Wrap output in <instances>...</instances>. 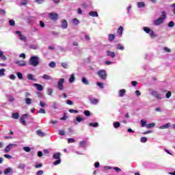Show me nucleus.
Returning a JSON list of instances; mask_svg holds the SVG:
<instances>
[{"label": "nucleus", "instance_id": "obj_7", "mask_svg": "<svg viewBox=\"0 0 175 175\" xmlns=\"http://www.w3.org/2000/svg\"><path fill=\"white\" fill-rule=\"evenodd\" d=\"M49 18L53 20V21H57L58 20V14L57 13H50L49 14Z\"/></svg>", "mask_w": 175, "mask_h": 175}, {"label": "nucleus", "instance_id": "obj_59", "mask_svg": "<svg viewBox=\"0 0 175 175\" xmlns=\"http://www.w3.org/2000/svg\"><path fill=\"white\" fill-rule=\"evenodd\" d=\"M163 50H164V51H166V53H171V50H170V49H169V48H167V47H164L163 48Z\"/></svg>", "mask_w": 175, "mask_h": 175}, {"label": "nucleus", "instance_id": "obj_53", "mask_svg": "<svg viewBox=\"0 0 175 175\" xmlns=\"http://www.w3.org/2000/svg\"><path fill=\"white\" fill-rule=\"evenodd\" d=\"M170 96H172V92H168L165 95V98H167V99H169Z\"/></svg>", "mask_w": 175, "mask_h": 175}, {"label": "nucleus", "instance_id": "obj_29", "mask_svg": "<svg viewBox=\"0 0 175 175\" xmlns=\"http://www.w3.org/2000/svg\"><path fill=\"white\" fill-rule=\"evenodd\" d=\"M12 118H14V120H18V118H20V115L18 114V113H14L12 114Z\"/></svg>", "mask_w": 175, "mask_h": 175}, {"label": "nucleus", "instance_id": "obj_38", "mask_svg": "<svg viewBox=\"0 0 175 175\" xmlns=\"http://www.w3.org/2000/svg\"><path fill=\"white\" fill-rule=\"evenodd\" d=\"M38 113H39L40 114H46V110H44V109H43V108H40L39 109V111H38Z\"/></svg>", "mask_w": 175, "mask_h": 175}, {"label": "nucleus", "instance_id": "obj_47", "mask_svg": "<svg viewBox=\"0 0 175 175\" xmlns=\"http://www.w3.org/2000/svg\"><path fill=\"white\" fill-rule=\"evenodd\" d=\"M19 39L21 40H27V38L24 36L22 33L19 35Z\"/></svg>", "mask_w": 175, "mask_h": 175}, {"label": "nucleus", "instance_id": "obj_54", "mask_svg": "<svg viewBox=\"0 0 175 175\" xmlns=\"http://www.w3.org/2000/svg\"><path fill=\"white\" fill-rule=\"evenodd\" d=\"M59 135H60V136H64L65 131L64 130H59Z\"/></svg>", "mask_w": 175, "mask_h": 175}, {"label": "nucleus", "instance_id": "obj_24", "mask_svg": "<svg viewBox=\"0 0 175 175\" xmlns=\"http://www.w3.org/2000/svg\"><path fill=\"white\" fill-rule=\"evenodd\" d=\"M82 83H83V84H85V85H90V81H88L87 80V78H85V77H83V78H82Z\"/></svg>", "mask_w": 175, "mask_h": 175}, {"label": "nucleus", "instance_id": "obj_26", "mask_svg": "<svg viewBox=\"0 0 175 175\" xmlns=\"http://www.w3.org/2000/svg\"><path fill=\"white\" fill-rule=\"evenodd\" d=\"M170 126V123H167L160 126V129H167Z\"/></svg>", "mask_w": 175, "mask_h": 175}, {"label": "nucleus", "instance_id": "obj_15", "mask_svg": "<svg viewBox=\"0 0 175 175\" xmlns=\"http://www.w3.org/2000/svg\"><path fill=\"white\" fill-rule=\"evenodd\" d=\"M9 173H13V168L8 167L4 170V174L8 175Z\"/></svg>", "mask_w": 175, "mask_h": 175}, {"label": "nucleus", "instance_id": "obj_51", "mask_svg": "<svg viewBox=\"0 0 175 175\" xmlns=\"http://www.w3.org/2000/svg\"><path fill=\"white\" fill-rule=\"evenodd\" d=\"M61 65H62V68H64V69H68V64L61 63Z\"/></svg>", "mask_w": 175, "mask_h": 175}, {"label": "nucleus", "instance_id": "obj_52", "mask_svg": "<svg viewBox=\"0 0 175 175\" xmlns=\"http://www.w3.org/2000/svg\"><path fill=\"white\" fill-rule=\"evenodd\" d=\"M35 2L36 3H38V5H41V3H43L44 2V0H35Z\"/></svg>", "mask_w": 175, "mask_h": 175}, {"label": "nucleus", "instance_id": "obj_33", "mask_svg": "<svg viewBox=\"0 0 175 175\" xmlns=\"http://www.w3.org/2000/svg\"><path fill=\"white\" fill-rule=\"evenodd\" d=\"M137 6L138 8H144V6H146V4L144 3V2L141 1L137 3Z\"/></svg>", "mask_w": 175, "mask_h": 175}, {"label": "nucleus", "instance_id": "obj_34", "mask_svg": "<svg viewBox=\"0 0 175 175\" xmlns=\"http://www.w3.org/2000/svg\"><path fill=\"white\" fill-rule=\"evenodd\" d=\"M83 114L86 116V117H90L91 116V112L88 110H85L83 111Z\"/></svg>", "mask_w": 175, "mask_h": 175}, {"label": "nucleus", "instance_id": "obj_48", "mask_svg": "<svg viewBox=\"0 0 175 175\" xmlns=\"http://www.w3.org/2000/svg\"><path fill=\"white\" fill-rule=\"evenodd\" d=\"M60 120L62 121H65V120H68V116H66V113H64V116L62 118H61Z\"/></svg>", "mask_w": 175, "mask_h": 175}, {"label": "nucleus", "instance_id": "obj_17", "mask_svg": "<svg viewBox=\"0 0 175 175\" xmlns=\"http://www.w3.org/2000/svg\"><path fill=\"white\" fill-rule=\"evenodd\" d=\"M53 159H61V153L57 152L54 153L53 155Z\"/></svg>", "mask_w": 175, "mask_h": 175}, {"label": "nucleus", "instance_id": "obj_56", "mask_svg": "<svg viewBox=\"0 0 175 175\" xmlns=\"http://www.w3.org/2000/svg\"><path fill=\"white\" fill-rule=\"evenodd\" d=\"M79 20L77 18H74L73 19V23L75 24V25H77L79 24Z\"/></svg>", "mask_w": 175, "mask_h": 175}, {"label": "nucleus", "instance_id": "obj_31", "mask_svg": "<svg viewBox=\"0 0 175 175\" xmlns=\"http://www.w3.org/2000/svg\"><path fill=\"white\" fill-rule=\"evenodd\" d=\"M155 125H156L155 123H150L148 124H146V127L148 129L154 128V126H155Z\"/></svg>", "mask_w": 175, "mask_h": 175}, {"label": "nucleus", "instance_id": "obj_58", "mask_svg": "<svg viewBox=\"0 0 175 175\" xmlns=\"http://www.w3.org/2000/svg\"><path fill=\"white\" fill-rule=\"evenodd\" d=\"M76 141L73 138H70L68 139V143H75Z\"/></svg>", "mask_w": 175, "mask_h": 175}, {"label": "nucleus", "instance_id": "obj_49", "mask_svg": "<svg viewBox=\"0 0 175 175\" xmlns=\"http://www.w3.org/2000/svg\"><path fill=\"white\" fill-rule=\"evenodd\" d=\"M118 50H121L122 51L124 50V46L121 45V44H119L117 46Z\"/></svg>", "mask_w": 175, "mask_h": 175}, {"label": "nucleus", "instance_id": "obj_3", "mask_svg": "<svg viewBox=\"0 0 175 175\" xmlns=\"http://www.w3.org/2000/svg\"><path fill=\"white\" fill-rule=\"evenodd\" d=\"M97 75L102 80H106L107 79V72L105 70H98Z\"/></svg>", "mask_w": 175, "mask_h": 175}, {"label": "nucleus", "instance_id": "obj_2", "mask_svg": "<svg viewBox=\"0 0 175 175\" xmlns=\"http://www.w3.org/2000/svg\"><path fill=\"white\" fill-rule=\"evenodd\" d=\"M29 64L31 66H38L39 65V57L38 56H32L29 60Z\"/></svg>", "mask_w": 175, "mask_h": 175}, {"label": "nucleus", "instance_id": "obj_62", "mask_svg": "<svg viewBox=\"0 0 175 175\" xmlns=\"http://www.w3.org/2000/svg\"><path fill=\"white\" fill-rule=\"evenodd\" d=\"M66 103L67 105H70V106H72L73 105V101L70 100H67Z\"/></svg>", "mask_w": 175, "mask_h": 175}, {"label": "nucleus", "instance_id": "obj_19", "mask_svg": "<svg viewBox=\"0 0 175 175\" xmlns=\"http://www.w3.org/2000/svg\"><path fill=\"white\" fill-rule=\"evenodd\" d=\"M27 77L29 80H31V81H36V78H33V75L28 74Z\"/></svg>", "mask_w": 175, "mask_h": 175}, {"label": "nucleus", "instance_id": "obj_4", "mask_svg": "<svg viewBox=\"0 0 175 175\" xmlns=\"http://www.w3.org/2000/svg\"><path fill=\"white\" fill-rule=\"evenodd\" d=\"M143 30L146 33H148V35H150V38H157V34L154 33V31L151 30L150 28H148L147 27H144Z\"/></svg>", "mask_w": 175, "mask_h": 175}, {"label": "nucleus", "instance_id": "obj_60", "mask_svg": "<svg viewBox=\"0 0 175 175\" xmlns=\"http://www.w3.org/2000/svg\"><path fill=\"white\" fill-rule=\"evenodd\" d=\"M68 111L69 113H79V111L75 110V109H69Z\"/></svg>", "mask_w": 175, "mask_h": 175}, {"label": "nucleus", "instance_id": "obj_11", "mask_svg": "<svg viewBox=\"0 0 175 175\" xmlns=\"http://www.w3.org/2000/svg\"><path fill=\"white\" fill-rule=\"evenodd\" d=\"M62 29H66V28H68V21H66V20L62 21Z\"/></svg>", "mask_w": 175, "mask_h": 175}, {"label": "nucleus", "instance_id": "obj_64", "mask_svg": "<svg viewBox=\"0 0 175 175\" xmlns=\"http://www.w3.org/2000/svg\"><path fill=\"white\" fill-rule=\"evenodd\" d=\"M171 8H174L173 13L175 14V3L171 5Z\"/></svg>", "mask_w": 175, "mask_h": 175}, {"label": "nucleus", "instance_id": "obj_18", "mask_svg": "<svg viewBox=\"0 0 175 175\" xmlns=\"http://www.w3.org/2000/svg\"><path fill=\"white\" fill-rule=\"evenodd\" d=\"M34 87H36L38 91H43V86L39 83H35Z\"/></svg>", "mask_w": 175, "mask_h": 175}, {"label": "nucleus", "instance_id": "obj_14", "mask_svg": "<svg viewBox=\"0 0 175 175\" xmlns=\"http://www.w3.org/2000/svg\"><path fill=\"white\" fill-rule=\"evenodd\" d=\"M126 93V90H125L124 89H122V90H119V96L120 98H122L123 96H125Z\"/></svg>", "mask_w": 175, "mask_h": 175}, {"label": "nucleus", "instance_id": "obj_61", "mask_svg": "<svg viewBox=\"0 0 175 175\" xmlns=\"http://www.w3.org/2000/svg\"><path fill=\"white\" fill-rule=\"evenodd\" d=\"M42 166H43V164L39 163V164H36L35 165V167H36V169H39V167H42Z\"/></svg>", "mask_w": 175, "mask_h": 175}, {"label": "nucleus", "instance_id": "obj_45", "mask_svg": "<svg viewBox=\"0 0 175 175\" xmlns=\"http://www.w3.org/2000/svg\"><path fill=\"white\" fill-rule=\"evenodd\" d=\"M141 143H147V137H141Z\"/></svg>", "mask_w": 175, "mask_h": 175}, {"label": "nucleus", "instance_id": "obj_44", "mask_svg": "<svg viewBox=\"0 0 175 175\" xmlns=\"http://www.w3.org/2000/svg\"><path fill=\"white\" fill-rule=\"evenodd\" d=\"M10 25L11 27H14L16 25V22L14 20H10Z\"/></svg>", "mask_w": 175, "mask_h": 175}, {"label": "nucleus", "instance_id": "obj_46", "mask_svg": "<svg viewBox=\"0 0 175 175\" xmlns=\"http://www.w3.org/2000/svg\"><path fill=\"white\" fill-rule=\"evenodd\" d=\"M59 163H61V159H57V161H55V162H53V165L55 166H57V165H59Z\"/></svg>", "mask_w": 175, "mask_h": 175}, {"label": "nucleus", "instance_id": "obj_50", "mask_svg": "<svg viewBox=\"0 0 175 175\" xmlns=\"http://www.w3.org/2000/svg\"><path fill=\"white\" fill-rule=\"evenodd\" d=\"M168 27H169L170 28H172V27H174V22L170 21V22L168 23Z\"/></svg>", "mask_w": 175, "mask_h": 175}, {"label": "nucleus", "instance_id": "obj_55", "mask_svg": "<svg viewBox=\"0 0 175 175\" xmlns=\"http://www.w3.org/2000/svg\"><path fill=\"white\" fill-rule=\"evenodd\" d=\"M25 167V164L24 163H21L18 165V169H24Z\"/></svg>", "mask_w": 175, "mask_h": 175}, {"label": "nucleus", "instance_id": "obj_6", "mask_svg": "<svg viewBox=\"0 0 175 175\" xmlns=\"http://www.w3.org/2000/svg\"><path fill=\"white\" fill-rule=\"evenodd\" d=\"M152 96H154V98H156V99H162V95L159 93H158V92L153 90L152 91Z\"/></svg>", "mask_w": 175, "mask_h": 175}, {"label": "nucleus", "instance_id": "obj_10", "mask_svg": "<svg viewBox=\"0 0 175 175\" xmlns=\"http://www.w3.org/2000/svg\"><path fill=\"white\" fill-rule=\"evenodd\" d=\"M15 64L19 66H25V65H27V63H25L24 60H18L15 62Z\"/></svg>", "mask_w": 175, "mask_h": 175}, {"label": "nucleus", "instance_id": "obj_25", "mask_svg": "<svg viewBox=\"0 0 175 175\" xmlns=\"http://www.w3.org/2000/svg\"><path fill=\"white\" fill-rule=\"evenodd\" d=\"M114 39H116V35H114V34H109V42H113Z\"/></svg>", "mask_w": 175, "mask_h": 175}, {"label": "nucleus", "instance_id": "obj_43", "mask_svg": "<svg viewBox=\"0 0 175 175\" xmlns=\"http://www.w3.org/2000/svg\"><path fill=\"white\" fill-rule=\"evenodd\" d=\"M16 75H17L18 78L20 80H23V74H21V72H17Z\"/></svg>", "mask_w": 175, "mask_h": 175}, {"label": "nucleus", "instance_id": "obj_1", "mask_svg": "<svg viewBox=\"0 0 175 175\" xmlns=\"http://www.w3.org/2000/svg\"><path fill=\"white\" fill-rule=\"evenodd\" d=\"M165 18H166V12L163 11L161 17H159L154 22V25H161V24H163Z\"/></svg>", "mask_w": 175, "mask_h": 175}, {"label": "nucleus", "instance_id": "obj_40", "mask_svg": "<svg viewBox=\"0 0 175 175\" xmlns=\"http://www.w3.org/2000/svg\"><path fill=\"white\" fill-rule=\"evenodd\" d=\"M23 150L26 152H29V151H31V148H29V146H25L23 147Z\"/></svg>", "mask_w": 175, "mask_h": 175}, {"label": "nucleus", "instance_id": "obj_36", "mask_svg": "<svg viewBox=\"0 0 175 175\" xmlns=\"http://www.w3.org/2000/svg\"><path fill=\"white\" fill-rule=\"evenodd\" d=\"M49 66H50V68H55L56 64H55V62H51L49 64Z\"/></svg>", "mask_w": 175, "mask_h": 175}, {"label": "nucleus", "instance_id": "obj_5", "mask_svg": "<svg viewBox=\"0 0 175 175\" xmlns=\"http://www.w3.org/2000/svg\"><path fill=\"white\" fill-rule=\"evenodd\" d=\"M64 83H65V79L64 78L59 79L57 83V88L59 91H64Z\"/></svg>", "mask_w": 175, "mask_h": 175}, {"label": "nucleus", "instance_id": "obj_42", "mask_svg": "<svg viewBox=\"0 0 175 175\" xmlns=\"http://www.w3.org/2000/svg\"><path fill=\"white\" fill-rule=\"evenodd\" d=\"M147 125V122L146 121H144L143 120H141V126L142 128H144Z\"/></svg>", "mask_w": 175, "mask_h": 175}, {"label": "nucleus", "instance_id": "obj_22", "mask_svg": "<svg viewBox=\"0 0 175 175\" xmlns=\"http://www.w3.org/2000/svg\"><path fill=\"white\" fill-rule=\"evenodd\" d=\"M76 77H75V74H72L69 78V83H72L75 81Z\"/></svg>", "mask_w": 175, "mask_h": 175}, {"label": "nucleus", "instance_id": "obj_20", "mask_svg": "<svg viewBox=\"0 0 175 175\" xmlns=\"http://www.w3.org/2000/svg\"><path fill=\"white\" fill-rule=\"evenodd\" d=\"M118 35L120 36H122V32H124V27H122V26H120L117 31Z\"/></svg>", "mask_w": 175, "mask_h": 175}, {"label": "nucleus", "instance_id": "obj_57", "mask_svg": "<svg viewBox=\"0 0 175 175\" xmlns=\"http://www.w3.org/2000/svg\"><path fill=\"white\" fill-rule=\"evenodd\" d=\"M40 27H41V28H44L45 25L44 21H40Z\"/></svg>", "mask_w": 175, "mask_h": 175}, {"label": "nucleus", "instance_id": "obj_9", "mask_svg": "<svg viewBox=\"0 0 175 175\" xmlns=\"http://www.w3.org/2000/svg\"><path fill=\"white\" fill-rule=\"evenodd\" d=\"M89 100L92 105H98L99 103V100L95 98H90Z\"/></svg>", "mask_w": 175, "mask_h": 175}, {"label": "nucleus", "instance_id": "obj_12", "mask_svg": "<svg viewBox=\"0 0 175 175\" xmlns=\"http://www.w3.org/2000/svg\"><path fill=\"white\" fill-rule=\"evenodd\" d=\"M89 16L91 17H98L99 15L96 11H91L89 12Z\"/></svg>", "mask_w": 175, "mask_h": 175}, {"label": "nucleus", "instance_id": "obj_28", "mask_svg": "<svg viewBox=\"0 0 175 175\" xmlns=\"http://www.w3.org/2000/svg\"><path fill=\"white\" fill-rule=\"evenodd\" d=\"M121 126V124L119 122H113V127L117 129Z\"/></svg>", "mask_w": 175, "mask_h": 175}, {"label": "nucleus", "instance_id": "obj_32", "mask_svg": "<svg viewBox=\"0 0 175 175\" xmlns=\"http://www.w3.org/2000/svg\"><path fill=\"white\" fill-rule=\"evenodd\" d=\"M42 79H44V80H51V77L48 75H44Z\"/></svg>", "mask_w": 175, "mask_h": 175}, {"label": "nucleus", "instance_id": "obj_63", "mask_svg": "<svg viewBox=\"0 0 175 175\" xmlns=\"http://www.w3.org/2000/svg\"><path fill=\"white\" fill-rule=\"evenodd\" d=\"M37 175H42L43 174V170H40L39 171L37 172Z\"/></svg>", "mask_w": 175, "mask_h": 175}, {"label": "nucleus", "instance_id": "obj_27", "mask_svg": "<svg viewBox=\"0 0 175 175\" xmlns=\"http://www.w3.org/2000/svg\"><path fill=\"white\" fill-rule=\"evenodd\" d=\"M25 102L27 105H31V103H32V99L29 98H25Z\"/></svg>", "mask_w": 175, "mask_h": 175}, {"label": "nucleus", "instance_id": "obj_8", "mask_svg": "<svg viewBox=\"0 0 175 175\" xmlns=\"http://www.w3.org/2000/svg\"><path fill=\"white\" fill-rule=\"evenodd\" d=\"M28 113H25L21 117V122L23 125H27V122H25V117H28Z\"/></svg>", "mask_w": 175, "mask_h": 175}, {"label": "nucleus", "instance_id": "obj_23", "mask_svg": "<svg viewBox=\"0 0 175 175\" xmlns=\"http://www.w3.org/2000/svg\"><path fill=\"white\" fill-rule=\"evenodd\" d=\"M89 126H93V128H98L99 126V123H98V122H95V123L90 122V123H89Z\"/></svg>", "mask_w": 175, "mask_h": 175}, {"label": "nucleus", "instance_id": "obj_13", "mask_svg": "<svg viewBox=\"0 0 175 175\" xmlns=\"http://www.w3.org/2000/svg\"><path fill=\"white\" fill-rule=\"evenodd\" d=\"M107 55L108 57H111V58H116V53L111 52L110 51H107Z\"/></svg>", "mask_w": 175, "mask_h": 175}, {"label": "nucleus", "instance_id": "obj_30", "mask_svg": "<svg viewBox=\"0 0 175 175\" xmlns=\"http://www.w3.org/2000/svg\"><path fill=\"white\" fill-rule=\"evenodd\" d=\"M76 121H77V122H81V121H84V118L81 116H77L76 118Z\"/></svg>", "mask_w": 175, "mask_h": 175}, {"label": "nucleus", "instance_id": "obj_41", "mask_svg": "<svg viewBox=\"0 0 175 175\" xmlns=\"http://www.w3.org/2000/svg\"><path fill=\"white\" fill-rule=\"evenodd\" d=\"M5 68L0 69V77L2 76H5Z\"/></svg>", "mask_w": 175, "mask_h": 175}, {"label": "nucleus", "instance_id": "obj_16", "mask_svg": "<svg viewBox=\"0 0 175 175\" xmlns=\"http://www.w3.org/2000/svg\"><path fill=\"white\" fill-rule=\"evenodd\" d=\"M14 144H10L8 146H6L4 152H9L12 150V147H13Z\"/></svg>", "mask_w": 175, "mask_h": 175}, {"label": "nucleus", "instance_id": "obj_21", "mask_svg": "<svg viewBox=\"0 0 175 175\" xmlns=\"http://www.w3.org/2000/svg\"><path fill=\"white\" fill-rule=\"evenodd\" d=\"M36 133L38 136L41 137H44V136H46V133L42 132V130H38L36 131Z\"/></svg>", "mask_w": 175, "mask_h": 175}, {"label": "nucleus", "instance_id": "obj_35", "mask_svg": "<svg viewBox=\"0 0 175 175\" xmlns=\"http://www.w3.org/2000/svg\"><path fill=\"white\" fill-rule=\"evenodd\" d=\"M87 142L85 141H81L79 142L80 147H85Z\"/></svg>", "mask_w": 175, "mask_h": 175}, {"label": "nucleus", "instance_id": "obj_39", "mask_svg": "<svg viewBox=\"0 0 175 175\" xmlns=\"http://www.w3.org/2000/svg\"><path fill=\"white\" fill-rule=\"evenodd\" d=\"M53 92H54V91L53 90V89L49 88V89L47 90V95H53Z\"/></svg>", "mask_w": 175, "mask_h": 175}, {"label": "nucleus", "instance_id": "obj_37", "mask_svg": "<svg viewBox=\"0 0 175 175\" xmlns=\"http://www.w3.org/2000/svg\"><path fill=\"white\" fill-rule=\"evenodd\" d=\"M97 85L101 90H103V88H105V86L103 85V83H102L101 82H97Z\"/></svg>", "mask_w": 175, "mask_h": 175}]
</instances>
